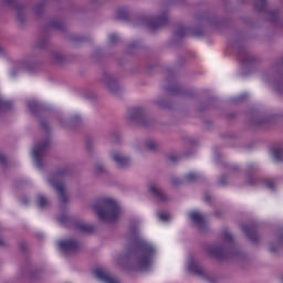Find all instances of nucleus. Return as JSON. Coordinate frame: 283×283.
Masks as SVG:
<instances>
[{
  "label": "nucleus",
  "instance_id": "nucleus-32",
  "mask_svg": "<svg viewBox=\"0 0 283 283\" xmlns=\"http://www.w3.org/2000/svg\"><path fill=\"white\" fill-rule=\"evenodd\" d=\"M117 19H120L122 21H127V19H129V12H127L126 10H118Z\"/></svg>",
  "mask_w": 283,
  "mask_h": 283
},
{
  "label": "nucleus",
  "instance_id": "nucleus-12",
  "mask_svg": "<svg viewBox=\"0 0 283 283\" xmlns=\"http://www.w3.org/2000/svg\"><path fill=\"white\" fill-rule=\"evenodd\" d=\"M57 123L64 129H76V127H81L83 119H81V117H78V115H75V116L71 117L70 119L65 118V116H63V115H60V116H57Z\"/></svg>",
  "mask_w": 283,
  "mask_h": 283
},
{
  "label": "nucleus",
  "instance_id": "nucleus-26",
  "mask_svg": "<svg viewBox=\"0 0 283 283\" xmlns=\"http://www.w3.org/2000/svg\"><path fill=\"white\" fill-rule=\"evenodd\" d=\"M38 207L40 209H45V207H50V200L45 198L43 195L38 196Z\"/></svg>",
  "mask_w": 283,
  "mask_h": 283
},
{
  "label": "nucleus",
  "instance_id": "nucleus-11",
  "mask_svg": "<svg viewBox=\"0 0 283 283\" xmlns=\"http://www.w3.org/2000/svg\"><path fill=\"white\" fill-rule=\"evenodd\" d=\"M59 249L63 255H74L81 249V243L74 239L64 240L59 242Z\"/></svg>",
  "mask_w": 283,
  "mask_h": 283
},
{
  "label": "nucleus",
  "instance_id": "nucleus-48",
  "mask_svg": "<svg viewBox=\"0 0 283 283\" xmlns=\"http://www.w3.org/2000/svg\"><path fill=\"white\" fill-rule=\"evenodd\" d=\"M0 247H8V242L0 238Z\"/></svg>",
  "mask_w": 283,
  "mask_h": 283
},
{
  "label": "nucleus",
  "instance_id": "nucleus-40",
  "mask_svg": "<svg viewBox=\"0 0 283 283\" xmlns=\"http://www.w3.org/2000/svg\"><path fill=\"white\" fill-rule=\"evenodd\" d=\"M88 39L87 38H85V36H74V38H72V41L74 42V43H85V41H87Z\"/></svg>",
  "mask_w": 283,
  "mask_h": 283
},
{
  "label": "nucleus",
  "instance_id": "nucleus-39",
  "mask_svg": "<svg viewBox=\"0 0 283 283\" xmlns=\"http://www.w3.org/2000/svg\"><path fill=\"white\" fill-rule=\"evenodd\" d=\"M264 185L268 189H271V191H273V189H275V182L271 179L265 180Z\"/></svg>",
  "mask_w": 283,
  "mask_h": 283
},
{
  "label": "nucleus",
  "instance_id": "nucleus-22",
  "mask_svg": "<svg viewBox=\"0 0 283 283\" xmlns=\"http://www.w3.org/2000/svg\"><path fill=\"white\" fill-rule=\"evenodd\" d=\"M49 28L59 30V32H65V24L59 20L51 21Z\"/></svg>",
  "mask_w": 283,
  "mask_h": 283
},
{
  "label": "nucleus",
  "instance_id": "nucleus-43",
  "mask_svg": "<svg viewBox=\"0 0 283 283\" xmlns=\"http://www.w3.org/2000/svg\"><path fill=\"white\" fill-rule=\"evenodd\" d=\"M109 41H111V43L114 45V44L118 41V36H116V34H112V35L109 36Z\"/></svg>",
  "mask_w": 283,
  "mask_h": 283
},
{
  "label": "nucleus",
  "instance_id": "nucleus-57",
  "mask_svg": "<svg viewBox=\"0 0 283 283\" xmlns=\"http://www.w3.org/2000/svg\"><path fill=\"white\" fill-rule=\"evenodd\" d=\"M275 90H279L277 85H275Z\"/></svg>",
  "mask_w": 283,
  "mask_h": 283
},
{
  "label": "nucleus",
  "instance_id": "nucleus-20",
  "mask_svg": "<svg viewBox=\"0 0 283 283\" xmlns=\"http://www.w3.org/2000/svg\"><path fill=\"white\" fill-rule=\"evenodd\" d=\"M50 62L53 63V65H62V63H65V56L60 51H52Z\"/></svg>",
  "mask_w": 283,
  "mask_h": 283
},
{
  "label": "nucleus",
  "instance_id": "nucleus-44",
  "mask_svg": "<svg viewBox=\"0 0 283 283\" xmlns=\"http://www.w3.org/2000/svg\"><path fill=\"white\" fill-rule=\"evenodd\" d=\"M244 98H247V95H241L240 97L234 99V103H240V102L244 101Z\"/></svg>",
  "mask_w": 283,
  "mask_h": 283
},
{
  "label": "nucleus",
  "instance_id": "nucleus-1",
  "mask_svg": "<svg viewBox=\"0 0 283 283\" xmlns=\"http://www.w3.org/2000/svg\"><path fill=\"white\" fill-rule=\"evenodd\" d=\"M140 223L136 220L130 222L133 233V249L128 250L126 256L117 259V264L124 271H149L156 256V248L138 235Z\"/></svg>",
  "mask_w": 283,
  "mask_h": 283
},
{
  "label": "nucleus",
  "instance_id": "nucleus-36",
  "mask_svg": "<svg viewBox=\"0 0 283 283\" xmlns=\"http://www.w3.org/2000/svg\"><path fill=\"white\" fill-rule=\"evenodd\" d=\"M86 151H88V154H92V151H94V139H86Z\"/></svg>",
  "mask_w": 283,
  "mask_h": 283
},
{
  "label": "nucleus",
  "instance_id": "nucleus-7",
  "mask_svg": "<svg viewBox=\"0 0 283 283\" xmlns=\"http://www.w3.org/2000/svg\"><path fill=\"white\" fill-rule=\"evenodd\" d=\"M2 3L3 6H7V8L14 10L17 23H19V25H24V23L28 21V14L30 12L28 6L20 3L19 0H2Z\"/></svg>",
  "mask_w": 283,
  "mask_h": 283
},
{
  "label": "nucleus",
  "instance_id": "nucleus-56",
  "mask_svg": "<svg viewBox=\"0 0 283 283\" xmlns=\"http://www.w3.org/2000/svg\"><path fill=\"white\" fill-rule=\"evenodd\" d=\"M24 205H28V200L24 201Z\"/></svg>",
  "mask_w": 283,
  "mask_h": 283
},
{
  "label": "nucleus",
  "instance_id": "nucleus-42",
  "mask_svg": "<svg viewBox=\"0 0 283 283\" xmlns=\"http://www.w3.org/2000/svg\"><path fill=\"white\" fill-rule=\"evenodd\" d=\"M0 165H2V167H6V165H8V159L1 153H0Z\"/></svg>",
  "mask_w": 283,
  "mask_h": 283
},
{
  "label": "nucleus",
  "instance_id": "nucleus-2",
  "mask_svg": "<svg viewBox=\"0 0 283 283\" xmlns=\"http://www.w3.org/2000/svg\"><path fill=\"white\" fill-rule=\"evenodd\" d=\"M221 245H210L206 248L207 253L216 258L217 260H233V258H240V252L235 249V243L233 241V234L229 230H223L221 232Z\"/></svg>",
  "mask_w": 283,
  "mask_h": 283
},
{
  "label": "nucleus",
  "instance_id": "nucleus-38",
  "mask_svg": "<svg viewBox=\"0 0 283 283\" xmlns=\"http://www.w3.org/2000/svg\"><path fill=\"white\" fill-rule=\"evenodd\" d=\"M95 174L97 176H101V174H105V168L103 167V164H96Z\"/></svg>",
  "mask_w": 283,
  "mask_h": 283
},
{
  "label": "nucleus",
  "instance_id": "nucleus-53",
  "mask_svg": "<svg viewBox=\"0 0 283 283\" xmlns=\"http://www.w3.org/2000/svg\"><path fill=\"white\" fill-rule=\"evenodd\" d=\"M214 214L220 218V216H222V211H216Z\"/></svg>",
  "mask_w": 283,
  "mask_h": 283
},
{
  "label": "nucleus",
  "instance_id": "nucleus-16",
  "mask_svg": "<svg viewBox=\"0 0 283 283\" xmlns=\"http://www.w3.org/2000/svg\"><path fill=\"white\" fill-rule=\"evenodd\" d=\"M113 160L114 163H116L119 169H125L126 167H129V165H132V159H129V157L125 156V154L120 151L113 153Z\"/></svg>",
  "mask_w": 283,
  "mask_h": 283
},
{
  "label": "nucleus",
  "instance_id": "nucleus-15",
  "mask_svg": "<svg viewBox=\"0 0 283 283\" xmlns=\"http://www.w3.org/2000/svg\"><path fill=\"white\" fill-rule=\"evenodd\" d=\"M148 191H149V193H151L153 198H155L157 202H168L169 201V197H167V195H165V191H163V188H160L154 184L148 187Z\"/></svg>",
  "mask_w": 283,
  "mask_h": 283
},
{
  "label": "nucleus",
  "instance_id": "nucleus-29",
  "mask_svg": "<svg viewBox=\"0 0 283 283\" xmlns=\"http://www.w3.org/2000/svg\"><path fill=\"white\" fill-rule=\"evenodd\" d=\"M273 156L276 163H282L283 160V148L277 147L273 149Z\"/></svg>",
  "mask_w": 283,
  "mask_h": 283
},
{
  "label": "nucleus",
  "instance_id": "nucleus-55",
  "mask_svg": "<svg viewBox=\"0 0 283 283\" xmlns=\"http://www.w3.org/2000/svg\"><path fill=\"white\" fill-rule=\"evenodd\" d=\"M157 105H159V107H165L161 102H157Z\"/></svg>",
  "mask_w": 283,
  "mask_h": 283
},
{
  "label": "nucleus",
  "instance_id": "nucleus-3",
  "mask_svg": "<svg viewBox=\"0 0 283 283\" xmlns=\"http://www.w3.org/2000/svg\"><path fill=\"white\" fill-rule=\"evenodd\" d=\"M93 210L103 222H116L120 218V206L112 198H101L93 205Z\"/></svg>",
  "mask_w": 283,
  "mask_h": 283
},
{
  "label": "nucleus",
  "instance_id": "nucleus-25",
  "mask_svg": "<svg viewBox=\"0 0 283 283\" xmlns=\"http://www.w3.org/2000/svg\"><path fill=\"white\" fill-rule=\"evenodd\" d=\"M188 29L179 25L177 30L175 31V39H184V36H187Z\"/></svg>",
  "mask_w": 283,
  "mask_h": 283
},
{
  "label": "nucleus",
  "instance_id": "nucleus-9",
  "mask_svg": "<svg viewBox=\"0 0 283 283\" xmlns=\"http://www.w3.org/2000/svg\"><path fill=\"white\" fill-rule=\"evenodd\" d=\"M50 147V139H45L42 143H38L32 150L33 160L39 169H43V158H45V151Z\"/></svg>",
  "mask_w": 283,
  "mask_h": 283
},
{
  "label": "nucleus",
  "instance_id": "nucleus-45",
  "mask_svg": "<svg viewBox=\"0 0 283 283\" xmlns=\"http://www.w3.org/2000/svg\"><path fill=\"white\" fill-rule=\"evenodd\" d=\"M248 184L255 185V181H253V177L251 175L248 176Z\"/></svg>",
  "mask_w": 283,
  "mask_h": 283
},
{
  "label": "nucleus",
  "instance_id": "nucleus-23",
  "mask_svg": "<svg viewBox=\"0 0 283 283\" xmlns=\"http://www.w3.org/2000/svg\"><path fill=\"white\" fill-rule=\"evenodd\" d=\"M239 59H241L243 63H253V55L247 51H240Z\"/></svg>",
  "mask_w": 283,
  "mask_h": 283
},
{
  "label": "nucleus",
  "instance_id": "nucleus-47",
  "mask_svg": "<svg viewBox=\"0 0 283 283\" xmlns=\"http://www.w3.org/2000/svg\"><path fill=\"white\" fill-rule=\"evenodd\" d=\"M60 222H61L62 224H65V222H67V217L62 216V217L60 218Z\"/></svg>",
  "mask_w": 283,
  "mask_h": 283
},
{
  "label": "nucleus",
  "instance_id": "nucleus-30",
  "mask_svg": "<svg viewBox=\"0 0 283 283\" xmlns=\"http://www.w3.org/2000/svg\"><path fill=\"white\" fill-rule=\"evenodd\" d=\"M29 282L35 283L38 280H41V271L34 270L28 275Z\"/></svg>",
  "mask_w": 283,
  "mask_h": 283
},
{
  "label": "nucleus",
  "instance_id": "nucleus-13",
  "mask_svg": "<svg viewBox=\"0 0 283 283\" xmlns=\"http://www.w3.org/2000/svg\"><path fill=\"white\" fill-rule=\"evenodd\" d=\"M103 83L105 87L111 92V94H117L120 92V86L118 85V82L116 81V77L109 73H105L103 76Z\"/></svg>",
  "mask_w": 283,
  "mask_h": 283
},
{
  "label": "nucleus",
  "instance_id": "nucleus-27",
  "mask_svg": "<svg viewBox=\"0 0 283 283\" xmlns=\"http://www.w3.org/2000/svg\"><path fill=\"white\" fill-rule=\"evenodd\" d=\"M76 229H78V231L82 233H92V231H94V227L85 223H77Z\"/></svg>",
  "mask_w": 283,
  "mask_h": 283
},
{
  "label": "nucleus",
  "instance_id": "nucleus-58",
  "mask_svg": "<svg viewBox=\"0 0 283 283\" xmlns=\"http://www.w3.org/2000/svg\"><path fill=\"white\" fill-rule=\"evenodd\" d=\"M232 170H234V171H235V170H237V168H232Z\"/></svg>",
  "mask_w": 283,
  "mask_h": 283
},
{
  "label": "nucleus",
  "instance_id": "nucleus-21",
  "mask_svg": "<svg viewBox=\"0 0 283 283\" xmlns=\"http://www.w3.org/2000/svg\"><path fill=\"white\" fill-rule=\"evenodd\" d=\"M43 12H44L43 3H38L31 10V14H33L34 19H41V17H43Z\"/></svg>",
  "mask_w": 283,
  "mask_h": 283
},
{
  "label": "nucleus",
  "instance_id": "nucleus-8",
  "mask_svg": "<svg viewBox=\"0 0 283 283\" xmlns=\"http://www.w3.org/2000/svg\"><path fill=\"white\" fill-rule=\"evenodd\" d=\"M27 105L29 112L39 118L41 129H43V132H50V124L48 123V119H45V106L39 104V102L34 99L27 102Z\"/></svg>",
  "mask_w": 283,
  "mask_h": 283
},
{
  "label": "nucleus",
  "instance_id": "nucleus-31",
  "mask_svg": "<svg viewBox=\"0 0 283 283\" xmlns=\"http://www.w3.org/2000/svg\"><path fill=\"white\" fill-rule=\"evenodd\" d=\"M199 176L193 174V172H189L188 175H186L184 177V182H188V184H191V182H198L199 180Z\"/></svg>",
  "mask_w": 283,
  "mask_h": 283
},
{
  "label": "nucleus",
  "instance_id": "nucleus-24",
  "mask_svg": "<svg viewBox=\"0 0 283 283\" xmlns=\"http://www.w3.org/2000/svg\"><path fill=\"white\" fill-rule=\"evenodd\" d=\"M254 10H256V12H266V0H255Z\"/></svg>",
  "mask_w": 283,
  "mask_h": 283
},
{
  "label": "nucleus",
  "instance_id": "nucleus-52",
  "mask_svg": "<svg viewBox=\"0 0 283 283\" xmlns=\"http://www.w3.org/2000/svg\"><path fill=\"white\" fill-rule=\"evenodd\" d=\"M219 184L227 185V182L224 181V177L219 180Z\"/></svg>",
  "mask_w": 283,
  "mask_h": 283
},
{
  "label": "nucleus",
  "instance_id": "nucleus-46",
  "mask_svg": "<svg viewBox=\"0 0 283 283\" xmlns=\"http://www.w3.org/2000/svg\"><path fill=\"white\" fill-rule=\"evenodd\" d=\"M170 92H171L172 94H180V88H179V87L170 88Z\"/></svg>",
  "mask_w": 283,
  "mask_h": 283
},
{
  "label": "nucleus",
  "instance_id": "nucleus-50",
  "mask_svg": "<svg viewBox=\"0 0 283 283\" xmlns=\"http://www.w3.org/2000/svg\"><path fill=\"white\" fill-rule=\"evenodd\" d=\"M20 249L21 251H25L28 249V245H25V243H21Z\"/></svg>",
  "mask_w": 283,
  "mask_h": 283
},
{
  "label": "nucleus",
  "instance_id": "nucleus-35",
  "mask_svg": "<svg viewBox=\"0 0 283 283\" xmlns=\"http://www.w3.org/2000/svg\"><path fill=\"white\" fill-rule=\"evenodd\" d=\"M146 147L147 149H149L150 151H156L158 149V143L150 140L146 143Z\"/></svg>",
  "mask_w": 283,
  "mask_h": 283
},
{
  "label": "nucleus",
  "instance_id": "nucleus-4",
  "mask_svg": "<svg viewBox=\"0 0 283 283\" xmlns=\"http://www.w3.org/2000/svg\"><path fill=\"white\" fill-rule=\"evenodd\" d=\"M70 167L64 166L52 172L48 178V182L51 185V187H53V189H55L57 193V200L62 207H65V205L70 202V196L67 195L65 184L63 182V179L65 176H70Z\"/></svg>",
  "mask_w": 283,
  "mask_h": 283
},
{
  "label": "nucleus",
  "instance_id": "nucleus-49",
  "mask_svg": "<svg viewBox=\"0 0 283 283\" xmlns=\"http://www.w3.org/2000/svg\"><path fill=\"white\" fill-rule=\"evenodd\" d=\"M176 160H178V157H176V156H170L169 157L170 163H176Z\"/></svg>",
  "mask_w": 283,
  "mask_h": 283
},
{
  "label": "nucleus",
  "instance_id": "nucleus-5",
  "mask_svg": "<svg viewBox=\"0 0 283 283\" xmlns=\"http://www.w3.org/2000/svg\"><path fill=\"white\" fill-rule=\"evenodd\" d=\"M127 119L130 123L139 125V127H144L145 129H151V127L156 125V122L147 116V112L143 107L128 108Z\"/></svg>",
  "mask_w": 283,
  "mask_h": 283
},
{
  "label": "nucleus",
  "instance_id": "nucleus-33",
  "mask_svg": "<svg viewBox=\"0 0 283 283\" xmlns=\"http://www.w3.org/2000/svg\"><path fill=\"white\" fill-rule=\"evenodd\" d=\"M45 45H48V39H45V38L39 39V40L36 41V43H35V48H36L38 50H43V48H45Z\"/></svg>",
  "mask_w": 283,
  "mask_h": 283
},
{
  "label": "nucleus",
  "instance_id": "nucleus-37",
  "mask_svg": "<svg viewBox=\"0 0 283 283\" xmlns=\"http://www.w3.org/2000/svg\"><path fill=\"white\" fill-rule=\"evenodd\" d=\"M279 14L277 11H269L268 12V19L269 21H275L276 19H279Z\"/></svg>",
  "mask_w": 283,
  "mask_h": 283
},
{
  "label": "nucleus",
  "instance_id": "nucleus-14",
  "mask_svg": "<svg viewBox=\"0 0 283 283\" xmlns=\"http://www.w3.org/2000/svg\"><path fill=\"white\" fill-rule=\"evenodd\" d=\"M189 218L193 224L199 229V231H206L207 229V220L205 216L198 211H192L189 213Z\"/></svg>",
  "mask_w": 283,
  "mask_h": 283
},
{
  "label": "nucleus",
  "instance_id": "nucleus-34",
  "mask_svg": "<svg viewBox=\"0 0 283 283\" xmlns=\"http://www.w3.org/2000/svg\"><path fill=\"white\" fill-rule=\"evenodd\" d=\"M158 218L159 220H161V222H169V220H171V214L167 212H161L158 213Z\"/></svg>",
  "mask_w": 283,
  "mask_h": 283
},
{
  "label": "nucleus",
  "instance_id": "nucleus-51",
  "mask_svg": "<svg viewBox=\"0 0 283 283\" xmlns=\"http://www.w3.org/2000/svg\"><path fill=\"white\" fill-rule=\"evenodd\" d=\"M205 200H206V202H211V196L206 195Z\"/></svg>",
  "mask_w": 283,
  "mask_h": 283
},
{
  "label": "nucleus",
  "instance_id": "nucleus-19",
  "mask_svg": "<svg viewBox=\"0 0 283 283\" xmlns=\"http://www.w3.org/2000/svg\"><path fill=\"white\" fill-rule=\"evenodd\" d=\"M23 70H32L30 67V64L25 61L18 62L13 65L11 69V76L14 78L20 72H23Z\"/></svg>",
  "mask_w": 283,
  "mask_h": 283
},
{
  "label": "nucleus",
  "instance_id": "nucleus-10",
  "mask_svg": "<svg viewBox=\"0 0 283 283\" xmlns=\"http://www.w3.org/2000/svg\"><path fill=\"white\" fill-rule=\"evenodd\" d=\"M144 23L147 25V28H149V30H158L159 28H165V25L169 23V18H167V13H164L157 18L145 17Z\"/></svg>",
  "mask_w": 283,
  "mask_h": 283
},
{
  "label": "nucleus",
  "instance_id": "nucleus-41",
  "mask_svg": "<svg viewBox=\"0 0 283 283\" xmlns=\"http://www.w3.org/2000/svg\"><path fill=\"white\" fill-rule=\"evenodd\" d=\"M170 182L174 187H178V185H182V181H180V179L176 178V177H172L170 179Z\"/></svg>",
  "mask_w": 283,
  "mask_h": 283
},
{
  "label": "nucleus",
  "instance_id": "nucleus-28",
  "mask_svg": "<svg viewBox=\"0 0 283 283\" xmlns=\"http://www.w3.org/2000/svg\"><path fill=\"white\" fill-rule=\"evenodd\" d=\"M283 244V234H281L276 241V247H275V243H271L270 244V251L272 253H277V251H280V247H282Z\"/></svg>",
  "mask_w": 283,
  "mask_h": 283
},
{
  "label": "nucleus",
  "instance_id": "nucleus-54",
  "mask_svg": "<svg viewBox=\"0 0 283 283\" xmlns=\"http://www.w3.org/2000/svg\"><path fill=\"white\" fill-rule=\"evenodd\" d=\"M6 52V49H3V46H0V54Z\"/></svg>",
  "mask_w": 283,
  "mask_h": 283
},
{
  "label": "nucleus",
  "instance_id": "nucleus-18",
  "mask_svg": "<svg viewBox=\"0 0 283 283\" xmlns=\"http://www.w3.org/2000/svg\"><path fill=\"white\" fill-rule=\"evenodd\" d=\"M244 233L248 235L249 240L253 242V244H258L260 242V237L258 235V232L255 231V228L243 226L242 227Z\"/></svg>",
  "mask_w": 283,
  "mask_h": 283
},
{
  "label": "nucleus",
  "instance_id": "nucleus-6",
  "mask_svg": "<svg viewBox=\"0 0 283 283\" xmlns=\"http://www.w3.org/2000/svg\"><path fill=\"white\" fill-rule=\"evenodd\" d=\"M188 271L189 273H192V275H197V277H200L201 280H206V282L209 283H216L218 282V277L213 275L211 272L207 271L196 259L190 258L188 261Z\"/></svg>",
  "mask_w": 283,
  "mask_h": 283
},
{
  "label": "nucleus",
  "instance_id": "nucleus-17",
  "mask_svg": "<svg viewBox=\"0 0 283 283\" xmlns=\"http://www.w3.org/2000/svg\"><path fill=\"white\" fill-rule=\"evenodd\" d=\"M269 123L268 118L261 117L260 113L254 112L250 117V125L254 128L264 127Z\"/></svg>",
  "mask_w": 283,
  "mask_h": 283
}]
</instances>
